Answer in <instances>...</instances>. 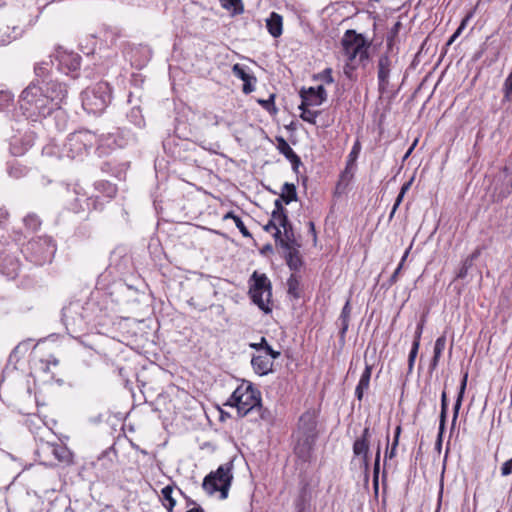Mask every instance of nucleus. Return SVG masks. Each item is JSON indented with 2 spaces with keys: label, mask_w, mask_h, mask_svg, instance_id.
Returning <instances> with one entry per match:
<instances>
[{
  "label": "nucleus",
  "mask_w": 512,
  "mask_h": 512,
  "mask_svg": "<svg viewBox=\"0 0 512 512\" xmlns=\"http://www.w3.org/2000/svg\"><path fill=\"white\" fill-rule=\"evenodd\" d=\"M292 437L294 439V454L301 461L309 462L318 437L317 414L314 410H307L299 417Z\"/></svg>",
  "instance_id": "obj_1"
},
{
  "label": "nucleus",
  "mask_w": 512,
  "mask_h": 512,
  "mask_svg": "<svg viewBox=\"0 0 512 512\" xmlns=\"http://www.w3.org/2000/svg\"><path fill=\"white\" fill-rule=\"evenodd\" d=\"M261 401V393L252 383L243 381L228 398L225 406L235 407L239 417L254 415L256 406Z\"/></svg>",
  "instance_id": "obj_2"
},
{
  "label": "nucleus",
  "mask_w": 512,
  "mask_h": 512,
  "mask_svg": "<svg viewBox=\"0 0 512 512\" xmlns=\"http://www.w3.org/2000/svg\"><path fill=\"white\" fill-rule=\"evenodd\" d=\"M87 307L81 301L70 302L62 309V321L72 337H79L83 334L89 323Z\"/></svg>",
  "instance_id": "obj_3"
},
{
  "label": "nucleus",
  "mask_w": 512,
  "mask_h": 512,
  "mask_svg": "<svg viewBox=\"0 0 512 512\" xmlns=\"http://www.w3.org/2000/svg\"><path fill=\"white\" fill-rule=\"evenodd\" d=\"M82 106L90 114L102 113L111 102V88L107 82H98L82 94Z\"/></svg>",
  "instance_id": "obj_4"
},
{
  "label": "nucleus",
  "mask_w": 512,
  "mask_h": 512,
  "mask_svg": "<svg viewBox=\"0 0 512 512\" xmlns=\"http://www.w3.org/2000/svg\"><path fill=\"white\" fill-rule=\"evenodd\" d=\"M342 52L349 61L365 62L369 59L371 42L355 30H347L341 39Z\"/></svg>",
  "instance_id": "obj_5"
},
{
  "label": "nucleus",
  "mask_w": 512,
  "mask_h": 512,
  "mask_svg": "<svg viewBox=\"0 0 512 512\" xmlns=\"http://www.w3.org/2000/svg\"><path fill=\"white\" fill-rule=\"evenodd\" d=\"M98 142L97 136L88 130L71 133L63 144L62 156L75 159L83 157Z\"/></svg>",
  "instance_id": "obj_6"
},
{
  "label": "nucleus",
  "mask_w": 512,
  "mask_h": 512,
  "mask_svg": "<svg viewBox=\"0 0 512 512\" xmlns=\"http://www.w3.org/2000/svg\"><path fill=\"white\" fill-rule=\"evenodd\" d=\"M232 462L220 465L214 472L209 473L203 480L202 487L209 494L220 492V499L228 497V492L233 480Z\"/></svg>",
  "instance_id": "obj_7"
},
{
  "label": "nucleus",
  "mask_w": 512,
  "mask_h": 512,
  "mask_svg": "<svg viewBox=\"0 0 512 512\" xmlns=\"http://www.w3.org/2000/svg\"><path fill=\"white\" fill-rule=\"evenodd\" d=\"M249 294L254 304L265 313L272 311L270 307L272 284L266 274L255 271L250 277Z\"/></svg>",
  "instance_id": "obj_8"
},
{
  "label": "nucleus",
  "mask_w": 512,
  "mask_h": 512,
  "mask_svg": "<svg viewBox=\"0 0 512 512\" xmlns=\"http://www.w3.org/2000/svg\"><path fill=\"white\" fill-rule=\"evenodd\" d=\"M20 106L26 111L46 115L48 100L44 97V88L31 83L20 96Z\"/></svg>",
  "instance_id": "obj_9"
},
{
  "label": "nucleus",
  "mask_w": 512,
  "mask_h": 512,
  "mask_svg": "<svg viewBox=\"0 0 512 512\" xmlns=\"http://www.w3.org/2000/svg\"><path fill=\"white\" fill-rule=\"evenodd\" d=\"M27 250L31 251L35 257V263L42 265L50 262L56 252V246L50 238L40 237L28 242Z\"/></svg>",
  "instance_id": "obj_10"
},
{
  "label": "nucleus",
  "mask_w": 512,
  "mask_h": 512,
  "mask_svg": "<svg viewBox=\"0 0 512 512\" xmlns=\"http://www.w3.org/2000/svg\"><path fill=\"white\" fill-rule=\"evenodd\" d=\"M67 96L66 86L56 81H50L45 84L44 97L48 100L47 114L54 109H60L61 103Z\"/></svg>",
  "instance_id": "obj_11"
},
{
  "label": "nucleus",
  "mask_w": 512,
  "mask_h": 512,
  "mask_svg": "<svg viewBox=\"0 0 512 512\" xmlns=\"http://www.w3.org/2000/svg\"><path fill=\"white\" fill-rule=\"evenodd\" d=\"M395 59L391 57L390 55L382 54L377 63V78H378V90L379 93L382 95L384 94L389 86L390 83V76L392 69L395 64Z\"/></svg>",
  "instance_id": "obj_12"
},
{
  "label": "nucleus",
  "mask_w": 512,
  "mask_h": 512,
  "mask_svg": "<svg viewBox=\"0 0 512 512\" xmlns=\"http://www.w3.org/2000/svg\"><path fill=\"white\" fill-rule=\"evenodd\" d=\"M283 233L280 229H276V232H274L273 237L275 239V243L277 246H279L281 249H289L290 246L298 245L292 224H288L287 226L282 227Z\"/></svg>",
  "instance_id": "obj_13"
},
{
  "label": "nucleus",
  "mask_w": 512,
  "mask_h": 512,
  "mask_svg": "<svg viewBox=\"0 0 512 512\" xmlns=\"http://www.w3.org/2000/svg\"><path fill=\"white\" fill-rule=\"evenodd\" d=\"M300 245L290 246L289 249L283 250V257L286 261L287 266L293 272H298L304 265L302 256L299 252Z\"/></svg>",
  "instance_id": "obj_14"
},
{
  "label": "nucleus",
  "mask_w": 512,
  "mask_h": 512,
  "mask_svg": "<svg viewBox=\"0 0 512 512\" xmlns=\"http://www.w3.org/2000/svg\"><path fill=\"white\" fill-rule=\"evenodd\" d=\"M371 437L370 427L366 426L362 432V435L355 440L353 444V453L355 456H363L364 462L368 463L369 454V439Z\"/></svg>",
  "instance_id": "obj_15"
},
{
  "label": "nucleus",
  "mask_w": 512,
  "mask_h": 512,
  "mask_svg": "<svg viewBox=\"0 0 512 512\" xmlns=\"http://www.w3.org/2000/svg\"><path fill=\"white\" fill-rule=\"evenodd\" d=\"M95 189L98 192L97 195L89 198V200L92 202L93 208L97 209V202L100 198V195L106 197L107 199H112L117 194V187L116 185L108 182V181H98L95 183Z\"/></svg>",
  "instance_id": "obj_16"
},
{
  "label": "nucleus",
  "mask_w": 512,
  "mask_h": 512,
  "mask_svg": "<svg viewBox=\"0 0 512 512\" xmlns=\"http://www.w3.org/2000/svg\"><path fill=\"white\" fill-rule=\"evenodd\" d=\"M277 149L281 154L285 156L292 164L293 170L298 172V168L301 165L300 157L293 151L288 142L281 136L276 137Z\"/></svg>",
  "instance_id": "obj_17"
},
{
  "label": "nucleus",
  "mask_w": 512,
  "mask_h": 512,
  "mask_svg": "<svg viewBox=\"0 0 512 512\" xmlns=\"http://www.w3.org/2000/svg\"><path fill=\"white\" fill-rule=\"evenodd\" d=\"M251 365L254 372L260 376L273 372V361L267 355H253Z\"/></svg>",
  "instance_id": "obj_18"
},
{
  "label": "nucleus",
  "mask_w": 512,
  "mask_h": 512,
  "mask_svg": "<svg viewBox=\"0 0 512 512\" xmlns=\"http://www.w3.org/2000/svg\"><path fill=\"white\" fill-rule=\"evenodd\" d=\"M48 449H49V452L59 462L67 464V465H69L73 462V454L65 445L51 444L48 446Z\"/></svg>",
  "instance_id": "obj_19"
},
{
  "label": "nucleus",
  "mask_w": 512,
  "mask_h": 512,
  "mask_svg": "<svg viewBox=\"0 0 512 512\" xmlns=\"http://www.w3.org/2000/svg\"><path fill=\"white\" fill-rule=\"evenodd\" d=\"M266 27L270 35L274 38L281 36L283 32L282 16L276 12H272L266 20Z\"/></svg>",
  "instance_id": "obj_20"
},
{
  "label": "nucleus",
  "mask_w": 512,
  "mask_h": 512,
  "mask_svg": "<svg viewBox=\"0 0 512 512\" xmlns=\"http://www.w3.org/2000/svg\"><path fill=\"white\" fill-rule=\"evenodd\" d=\"M351 311H352V308H351V305H350V300L348 299L346 301L345 305L343 306L341 314H340V316L338 318V323L340 325L339 334H340L341 339L345 338L347 330L349 328V322H350V318H351Z\"/></svg>",
  "instance_id": "obj_21"
},
{
  "label": "nucleus",
  "mask_w": 512,
  "mask_h": 512,
  "mask_svg": "<svg viewBox=\"0 0 512 512\" xmlns=\"http://www.w3.org/2000/svg\"><path fill=\"white\" fill-rule=\"evenodd\" d=\"M20 265L19 262L14 258L6 257L2 263H0V270L2 274L13 279L17 276Z\"/></svg>",
  "instance_id": "obj_22"
},
{
  "label": "nucleus",
  "mask_w": 512,
  "mask_h": 512,
  "mask_svg": "<svg viewBox=\"0 0 512 512\" xmlns=\"http://www.w3.org/2000/svg\"><path fill=\"white\" fill-rule=\"evenodd\" d=\"M280 199L284 201L285 204H290L292 201H296L298 199L296 186L293 183H284Z\"/></svg>",
  "instance_id": "obj_23"
},
{
  "label": "nucleus",
  "mask_w": 512,
  "mask_h": 512,
  "mask_svg": "<svg viewBox=\"0 0 512 512\" xmlns=\"http://www.w3.org/2000/svg\"><path fill=\"white\" fill-rule=\"evenodd\" d=\"M447 398L446 393L443 392L441 396V413H440V421H439V433L437 438L438 445H441L442 435L445 429L446 416H447Z\"/></svg>",
  "instance_id": "obj_24"
},
{
  "label": "nucleus",
  "mask_w": 512,
  "mask_h": 512,
  "mask_svg": "<svg viewBox=\"0 0 512 512\" xmlns=\"http://www.w3.org/2000/svg\"><path fill=\"white\" fill-rule=\"evenodd\" d=\"M287 288L288 295L294 299H299L301 297L300 278L295 273H292L287 279Z\"/></svg>",
  "instance_id": "obj_25"
},
{
  "label": "nucleus",
  "mask_w": 512,
  "mask_h": 512,
  "mask_svg": "<svg viewBox=\"0 0 512 512\" xmlns=\"http://www.w3.org/2000/svg\"><path fill=\"white\" fill-rule=\"evenodd\" d=\"M467 378H468V374L466 373L461 381L459 393H458L456 402L454 404L453 419H452L453 424H455L457 417H458L459 410L461 408V404L463 401V397H464V393H465V389H466V385H467Z\"/></svg>",
  "instance_id": "obj_26"
},
{
  "label": "nucleus",
  "mask_w": 512,
  "mask_h": 512,
  "mask_svg": "<svg viewBox=\"0 0 512 512\" xmlns=\"http://www.w3.org/2000/svg\"><path fill=\"white\" fill-rule=\"evenodd\" d=\"M223 8L231 11L232 15L243 13L244 7L241 0H220Z\"/></svg>",
  "instance_id": "obj_27"
},
{
  "label": "nucleus",
  "mask_w": 512,
  "mask_h": 512,
  "mask_svg": "<svg viewBox=\"0 0 512 512\" xmlns=\"http://www.w3.org/2000/svg\"><path fill=\"white\" fill-rule=\"evenodd\" d=\"M252 416V420L258 421V420H264V421H271L273 416L271 411L268 408L263 407L262 400L259 401V404L256 406L255 413Z\"/></svg>",
  "instance_id": "obj_28"
},
{
  "label": "nucleus",
  "mask_w": 512,
  "mask_h": 512,
  "mask_svg": "<svg viewBox=\"0 0 512 512\" xmlns=\"http://www.w3.org/2000/svg\"><path fill=\"white\" fill-rule=\"evenodd\" d=\"M173 487L170 485L165 486L161 493L163 499L168 502V504H164L169 512H172L174 506L176 505V500L172 497Z\"/></svg>",
  "instance_id": "obj_29"
},
{
  "label": "nucleus",
  "mask_w": 512,
  "mask_h": 512,
  "mask_svg": "<svg viewBox=\"0 0 512 512\" xmlns=\"http://www.w3.org/2000/svg\"><path fill=\"white\" fill-rule=\"evenodd\" d=\"M316 92L314 87H310L307 90L302 89L300 91V97L302 99V106L308 107V106H314L312 103H310L311 100H315Z\"/></svg>",
  "instance_id": "obj_30"
},
{
  "label": "nucleus",
  "mask_w": 512,
  "mask_h": 512,
  "mask_svg": "<svg viewBox=\"0 0 512 512\" xmlns=\"http://www.w3.org/2000/svg\"><path fill=\"white\" fill-rule=\"evenodd\" d=\"M299 109L302 111L300 117L303 121L311 124L316 123V118L320 114L319 111L310 110L308 107H303L302 104L299 106Z\"/></svg>",
  "instance_id": "obj_31"
},
{
  "label": "nucleus",
  "mask_w": 512,
  "mask_h": 512,
  "mask_svg": "<svg viewBox=\"0 0 512 512\" xmlns=\"http://www.w3.org/2000/svg\"><path fill=\"white\" fill-rule=\"evenodd\" d=\"M232 73L234 74V76L241 79L243 82L249 79H254V82H256L257 80L254 75L247 73L245 68L238 63L233 65Z\"/></svg>",
  "instance_id": "obj_32"
},
{
  "label": "nucleus",
  "mask_w": 512,
  "mask_h": 512,
  "mask_svg": "<svg viewBox=\"0 0 512 512\" xmlns=\"http://www.w3.org/2000/svg\"><path fill=\"white\" fill-rule=\"evenodd\" d=\"M275 94H271L267 100L259 99L257 102L270 114H276L277 108L274 103Z\"/></svg>",
  "instance_id": "obj_33"
},
{
  "label": "nucleus",
  "mask_w": 512,
  "mask_h": 512,
  "mask_svg": "<svg viewBox=\"0 0 512 512\" xmlns=\"http://www.w3.org/2000/svg\"><path fill=\"white\" fill-rule=\"evenodd\" d=\"M128 118L138 127L144 125V118L138 107H134L131 109V112L128 114Z\"/></svg>",
  "instance_id": "obj_34"
},
{
  "label": "nucleus",
  "mask_w": 512,
  "mask_h": 512,
  "mask_svg": "<svg viewBox=\"0 0 512 512\" xmlns=\"http://www.w3.org/2000/svg\"><path fill=\"white\" fill-rule=\"evenodd\" d=\"M371 373H372V367L369 365H366V367L361 375V378L358 382L359 387L364 388L366 390L369 388Z\"/></svg>",
  "instance_id": "obj_35"
},
{
  "label": "nucleus",
  "mask_w": 512,
  "mask_h": 512,
  "mask_svg": "<svg viewBox=\"0 0 512 512\" xmlns=\"http://www.w3.org/2000/svg\"><path fill=\"white\" fill-rule=\"evenodd\" d=\"M24 224L30 230L35 231L40 227L41 222L37 215L31 214L24 218Z\"/></svg>",
  "instance_id": "obj_36"
},
{
  "label": "nucleus",
  "mask_w": 512,
  "mask_h": 512,
  "mask_svg": "<svg viewBox=\"0 0 512 512\" xmlns=\"http://www.w3.org/2000/svg\"><path fill=\"white\" fill-rule=\"evenodd\" d=\"M315 92V100H311L310 103H312L313 105H321L327 99V92L322 85L315 88Z\"/></svg>",
  "instance_id": "obj_37"
},
{
  "label": "nucleus",
  "mask_w": 512,
  "mask_h": 512,
  "mask_svg": "<svg viewBox=\"0 0 512 512\" xmlns=\"http://www.w3.org/2000/svg\"><path fill=\"white\" fill-rule=\"evenodd\" d=\"M473 266V262L471 260H468L465 258L462 262L461 267L459 268L456 278L457 279H464L468 275V271Z\"/></svg>",
  "instance_id": "obj_38"
},
{
  "label": "nucleus",
  "mask_w": 512,
  "mask_h": 512,
  "mask_svg": "<svg viewBox=\"0 0 512 512\" xmlns=\"http://www.w3.org/2000/svg\"><path fill=\"white\" fill-rule=\"evenodd\" d=\"M204 117L205 119L207 120L208 123H210L211 125L213 126H218L222 123H225L227 124L228 126L230 125L228 122H226L223 117H220L212 112H207L204 114Z\"/></svg>",
  "instance_id": "obj_39"
},
{
  "label": "nucleus",
  "mask_w": 512,
  "mask_h": 512,
  "mask_svg": "<svg viewBox=\"0 0 512 512\" xmlns=\"http://www.w3.org/2000/svg\"><path fill=\"white\" fill-rule=\"evenodd\" d=\"M65 57L69 58V64H68L69 70L75 71L80 67V57L78 55H67V56L63 55L60 60V63H64Z\"/></svg>",
  "instance_id": "obj_40"
},
{
  "label": "nucleus",
  "mask_w": 512,
  "mask_h": 512,
  "mask_svg": "<svg viewBox=\"0 0 512 512\" xmlns=\"http://www.w3.org/2000/svg\"><path fill=\"white\" fill-rule=\"evenodd\" d=\"M363 62H358V61H349V60H346V64L344 66V74L348 77V78H352L353 76V73L354 71L357 69V67L362 64Z\"/></svg>",
  "instance_id": "obj_41"
},
{
  "label": "nucleus",
  "mask_w": 512,
  "mask_h": 512,
  "mask_svg": "<svg viewBox=\"0 0 512 512\" xmlns=\"http://www.w3.org/2000/svg\"><path fill=\"white\" fill-rule=\"evenodd\" d=\"M360 149H361L360 143L357 141L353 145L352 150L350 151V153L348 155V159H347L348 166L349 165H355V162H356V160L358 158V155L360 153Z\"/></svg>",
  "instance_id": "obj_42"
},
{
  "label": "nucleus",
  "mask_w": 512,
  "mask_h": 512,
  "mask_svg": "<svg viewBox=\"0 0 512 512\" xmlns=\"http://www.w3.org/2000/svg\"><path fill=\"white\" fill-rule=\"evenodd\" d=\"M380 452L381 447L380 443L377 446L376 455H375V462H374V485L377 488L378 486V473H379V465H380Z\"/></svg>",
  "instance_id": "obj_43"
},
{
  "label": "nucleus",
  "mask_w": 512,
  "mask_h": 512,
  "mask_svg": "<svg viewBox=\"0 0 512 512\" xmlns=\"http://www.w3.org/2000/svg\"><path fill=\"white\" fill-rule=\"evenodd\" d=\"M446 346V337L440 336L436 339L435 345H434V354L437 356H441L442 352L444 351Z\"/></svg>",
  "instance_id": "obj_44"
},
{
  "label": "nucleus",
  "mask_w": 512,
  "mask_h": 512,
  "mask_svg": "<svg viewBox=\"0 0 512 512\" xmlns=\"http://www.w3.org/2000/svg\"><path fill=\"white\" fill-rule=\"evenodd\" d=\"M408 253H409V249H407L398 265V267L396 268V270L393 272V274L391 275L390 279H389V282L390 284H394L396 283L397 279H398V275L403 267V264L408 256Z\"/></svg>",
  "instance_id": "obj_45"
},
{
  "label": "nucleus",
  "mask_w": 512,
  "mask_h": 512,
  "mask_svg": "<svg viewBox=\"0 0 512 512\" xmlns=\"http://www.w3.org/2000/svg\"><path fill=\"white\" fill-rule=\"evenodd\" d=\"M503 90L505 99L510 100L512 97V72L506 78Z\"/></svg>",
  "instance_id": "obj_46"
},
{
  "label": "nucleus",
  "mask_w": 512,
  "mask_h": 512,
  "mask_svg": "<svg viewBox=\"0 0 512 512\" xmlns=\"http://www.w3.org/2000/svg\"><path fill=\"white\" fill-rule=\"evenodd\" d=\"M234 223L236 225V227L239 229L240 233L244 236V237H251V233L249 232V230L246 228L245 224L243 223V221L241 220L240 217H235L234 218Z\"/></svg>",
  "instance_id": "obj_47"
},
{
  "label": "nucleus",
  "mask_w": 512,
  "mask_h": 512,
  "mask_svg": "<svg viewBox=\"0 0 512 512\" xmlns=\"http://www.w3.org/2000/svg\"><path fill=\"white\" fill-rule=\"evenodd\" d=\"M274 220L277 223L279 229L280 227L287 226L288 224L291 223L288 219L287 212L275 215Z\"/></svg>",
  "instance_id": "obj_48"
},
{
  "label": "nucleus",
  "mask_w": 512,
  "mask_h": 512,
  "mask_svg": "<svg viewBox=\"0 0 512 512\" xmlns=\"http://www.w3.org/2000/svg\"><path fill=\"white\" fill-rule=\"evenodd\" d=\"M283 202L280 198L276 199L274 202L275 209L272 211L271 216L275 218V215L285 213L287 210L283 206Z\"/></svg>",
  "instance_id": "obj_49"
},
{
  "label": "nucleus",
  "mask_w": 512,
  "mask_h": 512,
  "mask_svg": "<svg viewBox=\"0 0 512 512\" xmlns=\"http://www.w3.org/2000/svg\"><path fill=\"white\" fill-rule=\"evenodd\" d=\"M500 471H501V475L503 477H506L508 475H510L512 473V458L505 461L501 468H500Z\"/></svg>",
  "instance_id": "obj_50"
},
{
  "label": "nucleus",
  "mask_w": 512,
  "mask_h": 512,
  "mask_svg": "<svg viewBox=\"0 0 512 512\" xmlns=\"http://www.w3.org/2000/svg\"><path fill=\"white\" fill-rule=\"evenodd\" d=\"M12 101V95L9 92H0V109H4Z\"/></svg>",
  "instance_id": "obj_51"
},
{
  "label": "nucleus",
  "mask_w": 512,
  "mask_h": 512,
  "mask_svg": "<svg viewBox=\"0 0 512 512\" xmlns=\"http://www.w3.org/2000/svg\"><path fill=\"white\" fill-rule=\"evenodd\" d=\"M470 15H468L466 18H464L460 24V26L457 28V30L454 32V34L450 37L448 41V45L451 44L462 32V29L465 27L467 21L469 20Z\"/></svg>",
  "instance_id": "obj_52"
},
{
  "label": "nucleus",
  "mask_w": 512,
  "mask_h": 512,
  "mask_svg": "<svg viewBox=\"0 0 512 512\" xmlns=\"http://www.w3.org/2000/svg\"><path fill=\"white\" fill-rule=\"evenodd\" d=\"M319 77L327 84H331L334 82V78L332 76V69L326 68Z\"/></svg>",
  "instance_id": "obj_53"
},
{
  "label": "nucleus",
  "mask_w": 512,
  "mask_h": 512,
  "mask_svg": "<svg viewBox=\"0 0 512 512\" xmlns=\"http://www.w3.org/2000/svg\"><path fill=\"white\" fill-rule=\"evenodd\" d=\"M424 324H425V318L422 317L420 322L417 324L416 331L414 334V340H413V341H417L418 344H420V339H421V335L423 332Z\"/></svg>",
  "instance_id": "obj_54"
},
{
  "label": "nucleus",
  "mask_w": 512,
  "mask_h": 512,
  "mask_svg": "<svg viewBox=\"0 0 512 512\" xmlns=\"http://www.w3.org/2000/svg\"><path fill=\"white\" fill-rule=\"evenodd\" d=\"M187 302L190 306L194 307L195 309H197L199 311H203L207 308V302H203V303L197 302L194 297H191Z\"/></svg>",
  "instance_id": "obj_55"
},
{
  "label": "nucleus",
  "mask_w": 512,
  "mask_h": 512,
  "mask_svg": "<svg viewBox=\"0 0 512 512\" xmlns=\"http://www.w3.org/2000/svg\"><path fill=\"white\" fill-rule=\"evenodd\" d=\"M355 165H349L346 163V168L342 172L341 177L343 180H349L353 177Z\"/></svg>",
  "instance_id": "obj_56"
},
{
  "label": "nucleus",
  "mask_w": 512,
  "mask_h": 512,
  "mask_svg": "<svg viewBox=\"0 0 512 512\" xmlns=\"http://www.w3.org/2000/svg\"><path fill=\"white\" fill-rule=\"evenodd\" d=\"M254 83H255L254 79H249V80L244 81L243 88H242L243 93L250 94L251 92H253L255 89Z\"/></svg>",
  "instance_id": "obj_57"
},
{
  "label": "nucleus",
  "mask_w": 512,
  "mask_h": 512,
  "mask_svg": "<svg viewBox=\"0 0 512 512\" xmlns=\"http://www.w3.org/2000/svg\"><path fill=\"white\" fill-rule=\"evenodd\" d=\"M47 63H40L35 66V73L39 77H44L47 72Z\"/></svg>",
  "instance_id": "obj_58"
},
{
  "label": "nucleus",
  "mask_w": 512,
  "mask_h": 512,
  "mask_svg": "<svg viewBox=\"0 0 512 512\" xmlns=\"http://www.w3.org/2000/svg\"><path fill=\"white\" fill-rule=\"evenodd\" d=\"M276 229H279L278 228V225L277 223L275 222L274 218L271 216V219L268 221V223L264 226V230L267 231V232H270L272 230H274V232H276Z\"/></svg>",
  "instance_id": "obj_59"
},
{
  "label": "nucleus",
  "mask_w": 512,
  "mask_h": 512,
  "mask_svg": "<svg viewBox=\"0 0 512 512\" xmlns=\"http://www.w3.org/2000/svg\"><path fill=\"white\" fill-rule=\"evenodd\" d=\"M267 344V340L265 337H261L259 343H250V347L255 350H264V346Z\"/></svg>",
  "instance_id": "obj_60"
},
{
  "label": "nucleus",
  "mask_w": 512,
  "mask_h": 512,
  "mask_svg": "<svg viewBox=\"0 0 512 512\" xmlns=\"http://www.w3.org/2000/svg\"><path fill=\"white\" fill-rule=\"evenodd\" d=\"M420 344L417 341H413L412 348L410 350L408 358L416 359Z\"/></svg>",
  "instance_id": "obj_61"
},
{
  "label": "nucleus",
  "mask_w": 512,
  "mask_h": 512,
  "mask_svg": "<svg viewBox=\"0 0 512 512\" xmlns=\"http://www.w3.org/2000/svg\"><path fill=\"white\" fill-rule=\"evenodd\" d=\"M420 344L417 341H413L412 348L410 350L408 358L416 359Z\"/></svg>",
  "instance_id": "obj_62"
},
{
  "label": "nucleus",
  "mask_w": 512,
  "mask_h": 512,
  "mask_svg": "<svg viewBox=\"0 0 512 512\" xmlns=\"http://www.w3.org/2000/svg\"><path fill=\"white\" fill-rule=\"evenodd\" d=\"M481 255V248H476L469 256L466 258L468 260H471V262L474 263V261Z\"/></svg>",
  "instance_id": "obj_63"
},
{
  "label": "nucleus",
  "mask_w": 512,
  "mask_h": 512,
  "mask_svg": "<svg viewBox=\"0 0 512 512\" xmlns=\"http://www.w3.org/2000/svg\"><path fill=\"white\" fill-rule=\"evenodd\" d=\"M412 182H413V178H411L409 181L405 182L401 189H400V193H402V195H405L407 193V191L410 189L411 185H412Z\"/></svg>",
  "instance_id": "obj_64"
}]
</instances>
